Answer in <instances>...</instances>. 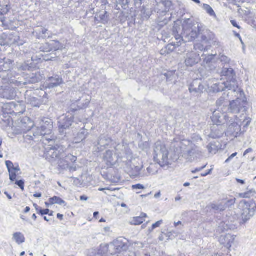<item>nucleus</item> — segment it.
I'll return each instance as SVG.
<instances>
[{"instance_id":"obj_6","label":"nucleus","mask_w":256,"mask_h":256,"mask_svg":"<svg viewBox=\"0 0 256 256\" xmlns=\"http://www.w3.org/2000/svg\"><path fill=\"white\" fill-rule=\"evenodd\" d=\"M64 148L63 146H56L50 148L44 153L46 158L53 164H58L59 166H64L62 158H64Z\"/></svg>"},{"instance_id":"obj_63","label":"nucleus","mask_w":256,"mask_h":256,"mask_svg":"<svg viewBox=\"0 0 256 256\" xmlns=\"http://www.w3.org/2000/svg\"><path fill=\"white\" fill-rule=\"evenodd\" d=\"M54 58V57H53L52 56H46L45 58H44V60L46 61L52 60V58Z\"/></svg>"},{"instance_id":"obj_47","label":"nucleus","mask_w":256,"mask_h":256,"mask_svg":"<svg viewBox=\"0 0 256 256\" xmlns=\"http://www.w3.org/2000/svg\"><path fill=\"white\" fill-rule=\"evenodd\" d=\"M202 42H204V43H206V44H215V42H212L210 41V40L209 39H208V38L206 36H202Z\"/></svg>"},{"instance_id":"obj_48","label":"nucleus","mask_w":256,"mask_h":256,"mask_svg":"<svg viewBox=\"0 0 256 256\" xmlns=\"http://www.w3.org/2000/svg\"><path fill=\"white\" fill-rule=\"evenodd\" d=\"M10 179L12 182L14 181L16 178V172L13 170L8 171Z\"/></svg>"},{"instance_id":"obj_34","label":"nucleus","mask_w":256,"mask_h":256,"mask_svg":"<svg viewBox=\"0 0 256 256\" xmlns=\"http://www.w3.org/2000/svg\"><path fill=\"white\" fill-rule=\"evenodd\" d=\"M202 8L210 16H213L214 18H216V16L214 10L208 4H203Z\"/></svg>"},{"instance_id":"obj_32","label":"nucleus","mask_w":256,"mask_h":256,"mask_svg":"<svg viewBox=\"0 0 256 256\" xmlns=\"http://www.w3.org/2000/svg\"><path fill=\"white\" fill-rule=\"evenodd\" d=\"M233 93H232L231 92H229L228 94L226 95L225 94H224L216 102V105L217 106H220L223 104H224L226 100H227L226 98L229 97V96L230 94H232V96H233L232 94Z\"/></svg>"},{"instance_id":"obj_35","label":"nucleus","mask_w":256,"mask_h":256,"mask_svg":"<svg viewBox=\"0 0 256 256\" xmlns=\"http://www.w3.org/2000/svg\"><path fill=\"white\" fill-rule=\"evenodd\" d=\"M86 134L85 130L78 134L77 136L74 139V142L76 144L80 143L86 138Z\"/></svg>"},{"instance_id":"obj_53","label":"nucleus","mask_w":256,"mask_h":256,"mask_svg":"<svg viewBox=\"0 0 256 256\" xmlns=\"http://www.w3.org/2000/svg\"><path fill=\"white\" fill-rule=\"evenodd\" d=\"M16 184L22 190H24V182L22 180L16 181Z\"/></svg>"},{"instance_id":"obj_11","label":"nucleus","mask_w":256,"mask_h":256,"mask_svg":"<svg viewBox=\"0 0 256 256\" xmlns=\"http://www.w3.org/2000/svg\"><path fill=\"white\" fill-rule=\"evenodd\" d=\"M130 246L128 240L123 237L118 238L110 243V248H112V250L114 252V254L122 252L127 253L126 250Z\"/></svg>"},{"instance_id":"obj_50","label":"nucleus","mask_w":256,"mask_h":256,"mask_svg":"<svg viewBox=\"0 0 256 256\" xmlns=\"http://www.w3.org/2000/svg\"><path fill=\"white\" fill-rule=\"evenodd\" d=\"M19 50L20 51V54L22 52L24 54H26L29 51V47L28 46V45H24L23 46L19 48Z\"/></svg>"},{"instance_id":"obj_3","label":"nucleus","mask_w":256,"mask_h":256,"mask_svg":"<svg viewBox=\"0 0 256 256\" xmlns=\"http://www.w3.org/2000/svg\"><path fill=\"white\" fill-rule=\"evenodd\" d=\"M183 32L182 42H192L196 38L202 30L201 25L190 20L184 21L182 24Z\"/></svg>"},{"instance_id":"obj_7","label":"nucleus","mask_w":256,"mask_h":256,"mask_svg":"<svg viewBox=\"0 0 256 256\" xmlns=\"http://www.w3.org/2000/svg\"><path fill=\"white\" fill-rule=\"evenodd\" d=\"M178 146L181 150L182 156L188 159L198 158L202 153L199 148L190 140H182L178 144Z\"/></svg>"},{"instance_id":"obj_33","label":"nucleus","mask_w":256,"mask_h":256,"mask_svg":"<svg viewBox=\"0 0 256 256\" xmlns=\"http://www.w3.org/2000/svg\"><path fill=\"white\" fill-rule=\"evenodd\" d=\"M49 202L50 204H59L61 206L64 204L66 206V202L60 197L54 196L49 199Z\"/></svg>"},{"instance_id":"obj_25","label":"nucleus","mask_w":256,"mask_h":256,"mask_svg":"<svg viewBox=\"0 0 256 256\" xmlns=\"http://www.w3.org/2000/svg\"><path fill=\"white\" fill-rule=\"evenodd\" d=\"M46 46L48 47L46 52L57 51L66 48V46L64 44L58 41L54 40L46 44Z\"/></svg>"},{"instance_id":"obj_56","label":"nucleus","mask_w":256,"mask_h":256,"mask_svg":"<svg viewBox=\"0 0 256 256\" xmlns=\"http://www.w3.org/2000/svg\"><path fill=\"white\" fill-rule=\"evenodd\" d=\"M50 212V210L49 209H45V210H40V213L42 215H44V214H49V212Z\"/></svg>"},{"instance_id":"obj_10","label":"nucleus","mask_w":256,"mask_h":256,"mask_svg":"<svg viewBox=\"0 0 256 256\" xmlns=\"http://www.w3.org/2000/svg\"><path fill=\"white\" fill-rule=\"evenodd\" d=\"M233 96L236 97L237 98L230 102L229 106V110L233 114H238L241 111H245L246 106L247 104L246 100L244 98V94L242 96L237 94H232Z\"/></svg>"},{"instance_id":"obj_8","label":"nucleus","mask_w":256,"mask_h":256,"mask_svg":"<svg viewBox=\"0 0 256 256\" xmlns=\"http://www.w3.org/2000/svg\"><path fill=\"white\" fill-rule=\"evenodd\" d=\"M240 206L242 210V221L244 222H246L254 214L256 210V204L252 200L250 202L242 200L240 202Z\"/></svg>"},{"instance_id":"obj_58","label":"nucleus","mask_w":256,"mask_h":256,"mask_svg":"<svg viewBox=\"0 0 256 256\" xmlns=\"http://www.w3.org/2000/svg\"><path fill=\"white\" fill-rule=\"evenodd\" d=\"M119 189L118 188H100L98 189V190L99 191H104L106 190H111V191H113V190H118Z\"/></svg>"},{"instance_id":"obj_52","label":"nucleus","mask_w":256,"mask_h":256,"mask_svg":"<svg viewBox=\"0 0 256 256\" xmlns=\"http://www.w3.org/2000/svg\"><path fill=\"white\" fill-rule=\"evenodd\" d=\"M252 193V191L248 192H246L242 193L240 194V196L242 198H248L250 196V194Z\"/></svg>"},{"instance_id":"obj_64","label":"nucleus","mask_w":256,"mask_h":256,"mask_svg":"<svg viewBox=\"0 0 256 256\" xmlns=\"http://www.w3.org/2000/svg\"><path fill=\"white\" fill-rule=\"evenodd\" d=\"M80 200H85V201H86V200H88V198L86 196L84 195V196H80Z\"/></svg>"},{"instance_id":"obj_54","label":"nucleus","mask_w":256,"mask_h":256,"mask_svg":"<svg viewBox=\"0 0 256 256\" xmlns=\"http://www.w3.org/2000/svg\"><path fill=\"white\" fill-rule=\"evenodd\" d=\"M10 84H12L14 85H15L16 86H20L22 85V84H25V82L22 84V82H18V80H10Z\"/></svg>"},{"instance_id":"obj_27","label":"nucleus","mask_w":256,"mask_h":256,"mask_svg":"<svg viewBox=\"0 0 256 256\" xmlns=\"http://www.w3.org/2000/svg\"><path fill=\"white\" fill-rule=\"evenodd\" d=\"M222 74L223 76L227 77L228 81L234 80L236 82L235 78L236 74L232 68H224L222 71Z\"/></svg>"},{"instance_id":"obj_57","label":"nucleus","mask_w":256,"mask_h":256,"mask_svg":"<svg viewBox=\"0 0 256 256\" xmlns=\"http://www.w3.org/2000/svg\"><path fill=\"white\" fill-rule=\"evenodd\" d=\"M9 8H8V6H6V8L4 10H2V11H0V14H7L8 12Z\"/></svg>"},{"instance_id":"obj_14","label":"nucleus","mask_w":256,"mask_h":256,"mask_svg":"<svg viewBox=\"0 0 256 256\" xmlns=\"http://www.w3.org/2000/svg\"><path fill=\"white\" fill-rule=\"evenodd\" d=\"M212 120L215 124L223 125L228 122V117L226 114L222 113L219 110H216L213 113Z\"/></svg>"},{"instance_id":"obj_2","label":"nucleus","mask_w":256,"mask_h":256,"mask_svg":"<svg viewBox=\"0 0 256 256\" xmlns=\"http://www.w3.org/2000/svg\"><path fill=\"white\" fill-rule=\"evenodd\" d=\"M52 125L48 124L47 126L42 125L40 128H32V129L24 134V138L26 142L28 141L38 142L42 139L48 142L52 140Z\"/></svg>"},{"instance_id":"obj_43","label":"nucleus","mask_w":256,"mask_h":256,"mask_svg":"<svg viewBox=\"0 0 256 256\" xmlns=\"http://www.w3.org/2000/svg\"><path fill=\"white\" fill-rule=\"evenodd\" d=\"M207 148L210 153L216 154L217 152V149L216 148V146L212 144H209L207 146Z\"/></svg>"},{"instance_id":"obj_20","label":"nucleus","mask_w":256,"mask_h":256,"mask_svg":"<svg viewBox=\"0 0 256 256\" xmlns=\"http://www.w3.org/2000/svg\"><path fill=\"white\" fill-rule=\"evenodd\" d=\"M34 92L32 94L30 92L27 91L25 94L26 102L28 104H30L34 107H40V100L38 98L34 96Z\"/></svg>"},{"instance_id":"obj_40","label":"nucleus","mask_w":256,"mask_h":256,"mask_svg":"<svg viewBox=\"0 0 256 256\" xmlns=\"http://www.w3.org/2000/svg\"><path fill=\"white\" fill-rule=\"evenodd\" d=\"M88 256H100L98 254V249L91 248L88 251Z\"/></svg>"},{"instance_id":"obj_49","label":"nucleus","mask_w":256,"mask_h":256,"mask_svg":"<svg viewBox=\"0 0 256 256\" xmlns=\"http://www.w3.org/2000/svg\"><path fill=\"white\" fill-rule=\"evenodd\" d=\"M6 164L8 170V171L13 170L12 169L14 167L13 163L10 160L6 162Z\"/></svg>"},{"instance_id":"obj_46","label":"nucleus","mask_w":256,"mask_h":256,"mask_svg":"<svg viewBox=\"0 0 256 256\" xmlns=\"http://www.w3.org/2000/svg\"><path fill=\"white\" fill-rule=\"evenodd\" d=\"M31 68L29 65L26 63H24L19 66L18 68L21 70H30Z\"/></svg>"},{"instance_id":"obj_39","label":"nucleus","mask_w":256,"mask_h":256,"mask_svg":"<svg viewBox=\"0 0 256 256\" xmlns=\"http://www.w3.org/2000/svg\"><path fill=\"white\" fill-rule=\"evenodd\" d=\"M218 60L224 64H228L230 60L228 56L224 54H220L218 56Z\"/></svg>"},{"instance_id":"obj_23","label":"nucleus","mask_w":256,"mask_h":256,"mask_svg":"<svg viewBox=\"0 0 256 256\" xmlns=\"http://www.w3.org/2000/svg\"><path fill=\"white\" fill-rule=\"evenodd\" d=\"M234 240V236H232L230 234H222L220 238V243L228 248L232 246V244Z\"/></svg>"},{"instance_id":"obj_5","label":"nucleus","mask_w":256,"mask_h":256,"mask_svg":"<svg viewBox=\"0 0 256 256\" xmlns=\"http://www.w3.org/2000/svg\"><path fill=\"white\" fill-rule=\"evenodd\" d=\"M226 90L231 92L232 93L240 94V96L244 94V92L238 88L237 82L234 80L218 82L210 87V90L213 92L217 93Z\"/></svg>"},{"instance_id":"obj_62","label":"nucleus","mask_w":256,"mask_h":256,"mask_svg":"<svg viewBox=\"0 0 256 256\" xmlns=\"http://www.w3.org/2000/svg\"><path fill=\"white\" fill-rule=\"evenodd\" d=\"M231 24H232L234 26V27H236L237 28H238V29H240V27L237 24L236 22L234 20H231Z\"/></svg>"},{"instance_id":"obj_19","label":"nucleus","mask_w":256,"mask_h":256,"mask_svg":"<svg viewBox=\"0 0 256 256\" xmlns=\"http://www.w3.org/2000/svg\"><path fill=\"white\" fill-rule=\"evenodd\" d=\"M112 142V140L110 138L104 135H101L98 138L97 144L96 145L98 152L104 150L106 148V146H108Z\"/></svg>"},{"instance_id":"obj_61","label":"nucleus","mask_w":256,"mask_h":256,"mask_svg":"<svg viewBox=\"0 0 256 256\" xmlns=\"http://www.w3.org/2000/svg\"><path fill=\"white\" fill-rule=\"evenodd\" d=\"M253 151V150L252 148H250L246 150L244 153V156H245L251 152Z\"/></svg>"},{"instance_id":"obj_17","label":"nucleus","mask_w":256,"mask_h":256,"mask_svg":"<svg viewBox=\"0 0 256 256\" xmlns=\"http://www.w3.org/2000/svg\"><path fill=\"white\" fill-rule=\"evenodd\" d=\"M200 60L199 54L194 52H191L186 54L185 63L188 66H192Z\"/></svg>"},{"instance_id":"obj_45","label":"nucleus","mask_w":256,"mask_h":256,"mask_svg":"<svg viewBox=\"0 0 256 256\" xmlns=\"http://www.w3.org/2000/svg\"><path fill=\"white\" fill-rule=\"evenodd\" d=\"M163 221L162 220H160L159 221H158L155 224H153L152 228H149L150 232H152L154 229H155L156 228H158L160 226V225L162 224Z\"/></svg>"},{"instance_id":"obj_22","label":"nucleus","mask_w":256,"mask_h":256,"mask_svg":"<svg viewBox=\"0 0 256 256\" xmlns=\"http://www.w3.org/2000/svg\"><path fill=\"white\" fill-rule=\"evenodd\" d=\"M63 82L62 78L58 76L50 78L46 82V87L49 88H54L60 86Z\"/></svg>"},{"instance_id":"obj_42","label":"nucleus","mask_w":256,"mask_h":256,"mask_svg":"<svg viewBox=\"0 0 256 256\" xmlns=\"http://www.w3.org/2000/svg\"><path fill=\"white\" fill-rule=\"evenodd\" d=\"M206 46H204L201 43H197L194 44V48L196 50H200L201 52L203 50H206Z\"/></svg>"},{"instance_id":"obj_51","label":"nucleus","mask_w":256,"mask_h":256,"mask_svg":"<svg viewBox=\"0 0 256 256\" xmlns=\"http://www.w3.org/2000/svg\"><path fill=\"white\" fill-rule=\"evenodd\" d=\"M133 190H143L144 189V186L141 184H136L132 186Z\"/></svg>"},{"instance_id":"obj_41","label":"nucleus","mask_w":256,"mask_h":256,"mask_svg":"<svg viewBox=\"0 0 256 256\" xmlns=\"http://www.w3.org/2000/svg\"><path fill=\"white\" fill-rule=\"evenodd\" d=\"M40 80V78L39 77L36 76L34 74H32L31 76L29 78L28 81L30 83H36L38 82Z\"/></svg>"},{"instance_id":"obj_15","label":"nucleus","mask_w":256,"mask_h":256,"mask_svg":"<svg viewBox=\"0 0 256 256\" xmlns=\"http://www.w3.org/2000/svg\"><path fill=\"white\" fill-rule=\"evenodd\" d=\"M73 118V116L72 114H68V116L63 115L59 118L58 128L60 132L64 130H66L72 126Z\"/></svg>"},{"instance_id":"obj_26","label":"nucleus","mask_w":256,"mask_h":256,"mask_svg":"<svg viewBox=\"0 0 256 256\" xmlns=\"http://www.w3.org/2000/svg\"><path fill=\"white\" fill-rule=\"evenodd\" d=\"M98 254H100V256H106L108 253L111 255L114 254V252L112 250V248H110V244H102L100 248L98 249Z\"/></svg>"},{"instance_id":"obj_38","label":"nucleus","mask_w":256,"mask_h":256,"mask_svg":"<svg viewBox=\"0 0 256 256\" xmlns=\"http://www.w3.org/2000/svg\"><path fill=\"white\" fill-rule=\"evenodd\" d=\"M141 16L142 18L144 20H148L150 16V12H146V10L144 8H142L141 10Z\"/></svg>"},{"instance_id":"obj_18","label":"nucleus","mask_w":256,"mask_h":256,"mask_svg":"<svg viewBox=\"0 0 256 256\" xmlns=\"http://www.w3.org/2000/svg\"><path fill=\"white\" fill-rule=\"evenodd\" d=\"M172 5V3L170 0H161L158 2L156 9L158 10V13L161 14H164L169 11Z\"/></svg>"},{"instance_id":"obj_1","label":"nucleus","mask_w":256,"mask_h":256,"mask_svg":"<svg viewBox=\"0 0 256 256\" xmlns=\"http://www.w3.org/2000/svg\"><path fill=\"white\" fill-rule=\"evenodd\" d=\"M104 160L108 166L114 165L119 159H126L123 160L129 168H134L136 172H138L142 168V166H136V163L140 160L138 158H134L132 151L127 145L124 144H118L114 148V151L108 150L104 154Z\"/></svg>"},{"instance_id":"obj_30","label":"nucleus","mask_w":256,"mask_h":256,"mask_svg":"<svg viewBox=\"0 0 256 256\" xmlns=\"http://www.w3.org/2000/svg\"><path fill=\"white\" fill-rule=\"evenodd\" d=\"M216 55L208 54L206 55L203 54L202 56L201 60H203V62L204 64H212L216 58Z\"/></svg>"},{"instance_id":"obj_60","label":"nucleus","mask_w":256,"mask_h":256,"mask_svg":"<svg viewBox=\"0 0 256 256\" xmlns=\"http://www.w3.org/2000/svg\"><path fill=\"white\" fill-rule=\"evenodd\" d=\"M206 165H205L201 168H196L194 170H192V173L194 174L196 172H200V171L202 170L203 169H204L206 168Z\"/></svg>"},{"instance_id":"obj_37","label":"nucleus","mask_w":256,"mask_h":256,"mask_svg":"<svg viewBox=\"0 0 256 256\" xmlns=\"http://www.w3.org/2000/svg\"><path fill=\"white\" fill-rule=\"evenodd\" d=\"M144 221H145V220H143L142 218H140V216H136L133 218L130 222V224L131 225H140L143 223Z\"/></svg>"},{"instance_id":"obj_36","label":"nucleus","mask_w":256,"mask_h":256,"mask_svg":"<svg viewBox=\"0 0 256 256\" xmlns=\"http://www.w3.org/2000/svg\"><path fill=\"white\" fill-rule=\"evenodd\" d=\"M14 238L18 244L24 242V237L20 232H16L14 234Z\"/></svg>"},{"instance_id":"obj_44","label":"nucleus","mask_w":256,"mask_h":256,"mask_svg":"<svg viewBox=\"0 0 256 256\" xmlns=\"http://www.w3.org/2000/svg\"><path fill=\"white\" fill-rule=\"evenodd\" d=\"M14 42L17 44L19 48L24 46V44H26L25 41L20 40L19 37L14 40Z\"/></svg>"},{"instance_id":"obj_9","label":"nucleus","mask_w":256,"mask_h":256,"mask_svg":"<svg viewBox=\"0 0 256 256\" xmlns=\"http://www.w3.org/2000/svg\"><path fill=\"white\" fill-rule=\"evenodd\" d=\"M177 26L174 24L173 27V35L174 36V40L172 38L171 42L168 44L164 49L160 50L161 54H169L173 52L176 48L180 46L182 44V36L180 34H178Z\"/></svg>"},{"instance_id":"obj_16","label":"nucleus","mask_w":256,"mask_h":256,"mask_svg":"<svg viewBox=\"0 0 256 256\" xmlns=\"http://www.w3.org/2000/svg\"><path fill=\"white\" fill-rule=\"evenodd\" d=\"M242 133L240 126L236 122H232L228 126L226 132L228 136H232L234 138L238 136Z\"/></svg>"},{"instance_id":"obj_59","label":"nucleus","mask_w":256,"mask_h":256,"mask_svg":"<svg viewBox=\"0 0 256 256\" xmlns=\"http://www.w3.org/2000/svg\"><path fill=\"white\" fill-rule=\"evenodd\" d=\"M119 4H122V5H124V6H126V5H127L129 2L128 0H118Z\"/></svg>"},{"instance_id":"obj_12","label":"nucleus","mask_w":256,"mask_h":256,"mask_svg":"<svg viewBox=\"0 0 256 256\" xmlns=\"http://www.w3.org/2000/svg\"><path fill=\"white\" fill-rule=\"evenodd\" d=\"M236 200L235 198L230 200L222 199L218 202L210 203L208 205V208L210 210H212L217 212L224 211L227 208L234 205Z\"/></svg>"},{"instance_id":"obj_55","label":"nucleus","mask_w":256,"mask_h":256,"mask_svg":"<svg viewBox=\"0 0 256 256\" xmlns=\"http://www.w3.org/2000/svg\"><path fill=\"white\" fill-rule=\"evenodd\" d=\"M238 153L235 152L232 154L225 161L226 163H228L234 157L237 155Z\"/></svg>"},{"instance_id":"obj_13","label":"nucleus","mask_w":256,"mask_h":256,"mask_svg":"<svg viewBox=\"0 0 256 256\" xmlns=\"http://www.w3.org/2000/svg\"><path fill=\"white\" fill-rule=\"evenodd\" d=\"M189 91L194 96H199L202 94L206 88L200 79L194 80L189 86Z\"/></svg>"},{"instance_id":"obj_31","label":"nucleus","mask_w":256,"mask_h":256,"mask_svg":"<svg viewBox=\"0 0 256 256\" xmlns=\"http://www.w3.org/2000/svg\"><path fill=\"white\" fill-rule=\"evenodd\" d=\"M3 96L4 98L7 99H13L16 96V94L14 88H12L4 90Z\"/></svg>"},{"instance_id":"obj_28","label":"nucleus","mask_w":256,"mask_h":256,"mask_svg":"<svg viewBox=\"0 0 256 256\" xmlns=\"http://www.w3.org/2000/svg\"><path fill=\"white\" fill-rule=\"evenodd\" d=\"M77 158L71 154H68L67 156H65L64 154V158H62V164L64 166H60L61 168H65V166L68 167L70 163H73L76 162Z\"/></svg>"},{"instance_id":"obj_24","label":"nucleus","mask_w":256,"mask_h":256,"mask_svg":"<svg viewBox=\"0 0 256 256\" xmlns=\"http://www.w3.org/2000/svg\"><path fill=\"white\" fill-rule=\"evenodd\" d=\"M14 61L7 58H0V70L8 72L13 66Z\"/></svg>"},{"instance_id":"obj_21","label":"nucleus","mask_w":256,"mask_h":256,"mask_svg":"<svg viewBox=\"0 0 256 256\" xmlns=\"http://www.w3.org/2000/svg\"><path fill=\"white\" fill-rule=\"evenodd\" d=\"M140 160V161H138V162H136V165L138 166H142V167H143V166L142 164V162L141 160H140ZM154 165H150V166H148L146 169L147 172L145 174H142V173H140V171L142 168H141L138 172H136L134 168V169L130 168V169L136 172V174H135L136 176H139L142 177H144V176H148L151 174H152V175L155 174H156L158 172V171L156 170H154Z\"/></svg>"},{"instance_id":"obj_4","label":"nucleus","mask_w":256,"mask_h":256,"mask_svg":"<svg viewBox=\"0 0 256 256\" xmlns=\"http://www.w3.org/2000/svg\"><path fill=\"white\" fill-rule=\"evenodd\" d=\"M168 150L166 146L160 142L155 144L154 148V159L161 166L171 164V160L168 158Z\"/></svg>"},{"instance_id":"obj_29","label":"nucleus","mask_w":256,"mask_h":256,"mask_svg":"<svg viewBox=\"0 0 256 256\" xmlns=\"http://www.w3.org/2000/svg\"><path fill=\"white\" fill-rule=\"evenodd\" d=\"M95 19L96 21H98L102 24H105L107 23L108 21V18L107 12L106 11L100 12L98 14H97L96 16Z\"/></svg>"}]
</instances>
